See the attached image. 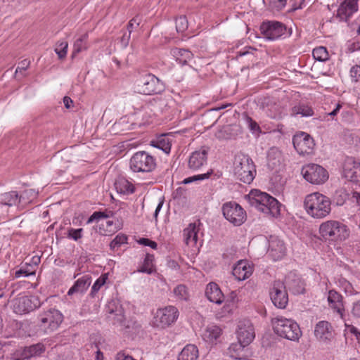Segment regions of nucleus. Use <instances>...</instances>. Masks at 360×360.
Listing matches in <instances>:
<instances>
[{
  "label": "nucleus",
  "mask_w": 360,
  "mask_h": 360,
  "mask_svg": "<svg viewBox=\"0 0 360 360\" xmlns=\"http://www.w3.org/2000/svg\"><path fill=\"white\" fill-rule=\"evenodd\" d=\"M307 213L314 219H322L331 211V202L327 196L315 192L307 195L304 200Z\"/></svg>",
  "instance_id": "obj_1"
},
{
  "label": "nucleus",
  "mask_w": 360,
  "mask_h": 360,
  "mask_svg": "<svg viewBox=\"0 0 360 360\" xmlns=\"http://www.w3.org/2000/svg\"><path fill=\"white\" fill-rule=\"evenodd\" d=\"M250 200L252 206L264 214L273 217H278L281 214V204L266 193L255 190L251 192Z\"/></svg>",
  "instance_id": "obj_2"
},
{
  "label": "nucleus",
  "mask_w": 360,
  "mask_h": 360,
  "mask_svg": "<svg viewBox=\"0 0 360 360\" xmlns=\"http://www.w3.org/2000/svg\"><path fill=\"white\" fill-rule=\"evenodd\" d=\"M272 325L274 332L283 338L297 341L302 335L299 325L292 319L276 317L272 319Z\"/></svg>",
  "instance_id": "obj_3"
},
{
  "label": "nucleus",
  "mask_w": 360,
  "mask_h": 360,
  "mask_svg": "<svg viewBox=\"0 0 360 360\" xmlns=\"http://www.w3.org/2000/svg\"><path fill=\"white\" fill-rule=\"evenodd\" d=\"M256 174L255 166L252 159L247 155L239 154L234 161V174L245 184H250Z\"/></svg>",
  "instance_id": "obj_4"
},
{
  "label": "nucleus",
  "mask_w": 360,
  "mask_h": 360,
  "mask_svg": "<svg viewBox=\"0 0 360 360\" xmlns=\"http://www.w3.org/2000/svg\"><path fill=\"white\" fill-rule=\"evenodd\" d=\"M136 90L145 95L158 94L165 90L163 82L150 73L141 75L136 80Z\"/></svg>",
  "instance_id": "obj_5"
},
{
  "label": "nucleus",
  "mask_w": 360,
  "mask_h": 360,
  "mask_svg": "<svg viewBox=\"0 0 360 360\" xmlns=\"http://www.w3.org/2000/svg\"><path fill=\"white\" fill-rule=\"evenodd\" d=\"M321 236L332 241L344 240L349 237L347 226L337 221H327L322 223L319 228Z\"/></svg>",
  "instance_id": "obj_6"
},
{
  "label": "nucleus",
  "mask_w": 360,
  "mask_h": 360,
  "mask_svg": "<svg viewBox=\"0 0 360 360\" xmlns=\"http://www.w3.org/2000/svg\"><path fill=\"white\" fill-rule=\"evenodd\" d=\"M130 169L134 172L149 173L154 171L157 167L155 157L146 151L135 153L129 161Z\"/></svg>",
  "instance_id": "obj_7"
},
{
  "label": "nucleus",
  "mask_w": 360,
  "mask_h": 360,
  "mask_svg": "<svg viewBox=\"0 0 360 360\" xmlns=\"http://www.w3.org/2000/svg\"><path fill=\"white\" fill-rule=\"evenodd\" d=\"M63 319V314L57 309H51L39 314L38 317L39 330L49 334L56 330Z\"/></svg>",
  "instance_id": "obj_8"
},
{
  "label": "nucleus",
  "mask_w": 360,
  "mask_h": 360,
  "mask_svg": "<svg viewBox=\"0 0 360 360\" xmlns=\"http://www.w3.org/2000/svg\"><path fill=\"white\" fill-rule=\"evenodd\" d=\"M304 179L312 184H322L328 179L326 169L316 164H308L302 168Z\"/></svg>",
  "instance_id": "obj_9"
},
{
  "label": "nucleus",
  "mask_w": 360,
  "mask_h": 360,
  "mask_svg": "<svg viewBox=\"0 0 360 360\" xmlns=\"http://www.w3.org/2000/svg\"><path fill=\"white\" fill-rule=\"evenodd\" d=\"M224 217L235 226H240L246 219V213L242 207L235 202H228L223 205Z\"/></svg>",
  "instance_id": "obj_10"
},
{
  "label": "nucleus",
  "mask_w": 360,
  "mask_h": 360,
  "mask_svg": "<svg viewBox=\"0 0 360 360\" xmlns=\"http://www.w3.org/2000/svg\"><path fill=\"white\" fill-rule=\"evenodd\" d=\"M179 317V310L174 306H167L158 309L154 316V324L165 328L174 323Z\"/></svg>",
  "instance_id": "obj_11"
},
{
  "label": "nucleus",
  "mask_w": 360,
  "mask_h": 360,
  "mask_svg": "<svg viewBox=\"0 0 360 360\" xmlns=\"http://www.w3.org/2000/svg\"><path fill=\"white\" fill-rule=\"evenodd\" d=\"M41 306L36 295L18 297L13 300V309L15 314H22L33 311Z\"/></svg>",
  "instance_id": "obj_12"
},
{
  "label": "nucleus",
  "mask_w": 360,
  "mask_h": 360,
  "mask_svg": "<svg viewBox=\"0 0 360 360\" xmlns=\"http://www.w3.org/2000/svg\"><path fill=\"white\" fill-rule=\"evenodd\" d=\"M294 148L300 155H309L313 153L315 146L313 138L305 132L295 134L292 139Z\"/></svg>",
  "instance_id": "obj_13"
},
{
  "label": "nucleus",
  "mask_w": 360,
  "mask_h": 360,
  "mask_svg": "<svg viewBox=\"0 0 360 360\" xmlns=\"http://www.w3.org/2000/svg\"><path fill=\"white\" fill-rule=\"evenodd\" d=\"M271 300L274 304L280 309L285 308L288 302L287 289L280 281H274L270 292Z\"/></svg>",
  "instance_id": "obj_14"
},
{
  "label": "nucleus",
  "mask_w": 360,
  "mask_h": 360,
  "mask_svg": "<svg viewBox=\"0 0 360 360\" xmlns=\"http://www.w3.org/2000/svg\"><path fill=\"white\" fill-rule=\"evenodd\" d=\"M260 29L264 37L269 40L278 39L286 32L285 25L277 21L264 22Z\"/></svg>",
  "instance_id": "obj_15"
},
{
  "label": "nucleus",
  "mask_w": 360,
  "mask_h": 360,
  "mask_svg": "<svg viewBox=\"0 0 360 360\" xmlns=\"http://www.w3.org/2000/svg\"><path fill=\"white\" fill-rule=\"evenodd\" d=\"M255 337L254 327L249 320L240 321L238 325L237 338L238 340L244 342L245 345H250Z\"/></svg>",
  "instance_id": "obj_16"
},
{
  "label": "nucleus",
  "mask_w": 360,
  "mask_h": 360,
  "mask_svg": "<svg viewBox=\"0 0 360 360\" xmlns=\"http://www.w3.org/2000/svg\"><path fill=\"white\" fill-rule=\"evenodd\" d=\"M344 176L350 181H360V162L348 158L344 165Z\"/></svg>",
  "instance_id": "obj_17"
},
{
  "label": "nucleus",
  "mask_w": 360,
  "mask_h": 360,
  "mask_svg": "<svg viewBox=\"0 0 360 360\" xmlns=\"http://www.w3.org/2000/svg\"><path fill=\"white\" fill-rule=\"evenodd\" d=\"M208 148L202 147L191 153L188 159V167L193 170L199 169L207 160Z\"/></svg>",
  "instance_id": "obj_18"
},
{
  "label": "nucleus",
  "mask_w": 360,
  "mask_h": 360,
  "mask_svg": "<svg viewBox=\"0 0 360 360\" xmlns=\"http://www.w3.org/2000/svg\"><path fill=\"white\" fill-rule=\"evenodd\" d=\"M285 288L293 294L303 293L304 291V283L301 278L294 272H290L285 278Z\"/></svg>",
  "instance_id": "obj_19"
},
{
  "label": "nucleus",
  "mask_w": 360,
  "mask_h": 360,
  "mask_svg": "<svg viewBox=\"0 0 360 360\" xmlns=\"http://www.w3.org/2000/svg\"><path fill=\"white\" fill-rule=\"evenodd\" d=\"M314 335L317 339L322 342L330 341L333 337V326L328 321H319L315 326Z\"/></svg>",
  "instance_id": "obj_20"
},
{
  "label": "nucleus",
  "mask_w": 360,
  "mask_h": 360,
  "mask_svg": "<svg viewBox=\"0 0 360 360\" xmlns=\"http://www.w3.org/2000/svg\"><path fill=\"white\" fill-rule=\"evenodd\" d=\"M358 0H345L340 5L337 18L340 20L347 21L358 9Z\"/></svg>",
  "instance_id": "obj_21"
},
{
  "label": "nucleus",
  "mask_w": 360,
  "mask_h": 360,
  "mask_svg": "<svg viewBox=\"0 0 360 360\" xmlns=\"http://www.w3.org/2000/svg\"><path fill=\"white\" fill-rule=\"evenodd\" d=\"M268 252L274 260L282 259L285 254V247L283 242L278 237L271 236L269 240Z\"/></svg>",
  "instance_id": "obj_22"
},
{
  "label": "nucleus",
  "mask_w": 360,
  "mask_h": 360,
  "mask_svg": "<svg viewBox=\"0 0 360 360\" xmlns=\"http://www.w3.org/2000/svg\"><path fill=\"white\" fill-rule=\"evenodd\" d=\"M232 274L238 281H243L252 275V267L247 260H240L233 268Z\"/></svg>",
  "instance_id": "obj_23"
},
{
  "label": "nucleus",
  "mask_w": 360,
  "mask_h": 360,
  "mask_svg": "<svg viewBox=\"0 0 360 360\" xmlns=\"http://www.w3.org/2000/svg\"><path fill=\"white\" fill-rule=\"evenodd\" d=\"M328 302L329 307L342 317L345 311L342 296L337 291L330 290L328 292Z\"/></svg>",
  "instance_id": "obj_24"
},
{
  "label": "nucleus",
  "mask_w": 360,
  "mask_h": 360,
  "mask_svg": "<svg viewBox=\"0 0 360 360\" xmlns=\"http://www.w3.org/2000/svg\"><path fill=\"white\" fill-rule=\"evenodd\" d=\"M205 295L212 302L221 304L224 302V294L218 285L215 283H210L205 289Z\"/></svg>",
  "instance_id": "obj_25"
},
{
  "label": "nucleus",
  "mask_w": 360,
  "mask_h": 360,
  "mask_svg": "<svg viewBox=\"0 0 360 360\" xmlns=\"http://www.w3.org/2000/svg\"><path fill=\"white\" fill-rule=\"evenodd\" d=\"M91 283V276L89 275H84L78 278L75 284L69 289L68 292V295H72L75 293H84L89 287Z\"/></svg>",
  "instance_id": "obj_26"
},
{
  "label": "nucleus",
  "mask_w": 360,
  "mask_h": 360,
  "mask_svg": "<svg viewBox=\"0 0 360 360\" xmlns=\"http://www.w3.org/2000/svg\"><path fill=\"white\" fill-rule=\"evenodd\" d=\"M198 229L195 224H190L187 228L184 230L183 236L185 243L187 245L194 246L198 241Z\"/></svg>",
  "instance_id": "obj_27"
},
{
  "label": "nucleus",
  "mask_w": 360,
  "mask_h": 360,
  "mask_svg": "<svg viewBox=\"0 0 360 360\" xmlns=\"http://www.w3.org/2000/svg\"><path fill=\"white\" fill-rule=\"evenodd\" d=\"M237 126L226 125L216 132L215 136L219 140L231 139L237 135Z\"/></svg>",
  "instance_id": "obj_28"
},
{
  "label": "nucleus",
  "mask_w": 360,
  "mask_h": 360,
  "mask_svg": "<svg viewBox=\"0 0 360 360\" xmlns=\"http://www.w3.org/2000/svg\"><path fill=\"white\" fill-rule=\"evenodd\" d=\"M221 335V329L217 326H210L203 332L202 337L205 342L213 343Z\"/></svg>",
  "instance_id": "obj_29"
},
{
  "label": "nucleus",
  "mask_w": 360,
  "mask_h": 360,
  "mask_svg": "<svg viewBox=\"0 0 360 360\" xmlns=\"http://www.w3.org/2000/svg\"><path fill=\"white\" fill-rule=\"evenodd\" d=\"M171 53L176 60L182 65H186L193 58V53L184 49L174 48L172 49Z\"/></svg>",
  "instance_id": "obj_30"
},
{
  "label": "nucleus",
  "mask_w": 360,
  "mask_h": 360,
  "mask_svg": "<svg viewBox=\"0 0 360 360\" xmlns=\"http://www.w3.org/2000/svg\"><path fill=\"white\" fill-rule=\"evenodd\" d=\"M198 358V349L194 345H186L178 356V360H196Z\"/></svg>",
  "instance_id": "obj_31"
},
{
  "label": "nucleus",
  "mask_w": 360,
  "mask_h": 360,
  "mask_svg": "<svg viewBox=\"0 0 360 360\" xmlns=\"http://www.w3.org/2000/svg\"><path fill=\"white\" fill-rule=\"evenodd\" d=\"M20 196L16 191L2 193L0 195V205L13 206L19 203Z\"/></svg>",
  "instance_id": "obj_32"
},
{
  "label": "nucleus",
  "mask_w": 360,
  "mask_h": 360,
  "mask_svg": "<svg viewBox=\"0 0 360 360\" xmlns=\"http://www.w3.org/2000/svg\"><path fill=\"white\" fill-rule=\"evenodd\" d=\"M28 360L32 358L40 356L46 351V347L43 343L39 342L37 344L31 345L30 346H25Z\"/></svg>",
  "instance_id": "obj_33"
},
{
  "label": "nucleus",
  "mask_w": 360,
  "mask_h": 360,
  "mask_svg": "<svg viewBox=\"0 0 360 360\" xmlns=\"http://www.w3.org/2000/svg\"><path fill=\"white\" fill-rule=\"evenodd\" d=\"M115 185L117 192L120 193H132L134 191L133 184L124 178L116 181Z\"/></svg>",
  "instance_id": "obj_34"
},
{
  "label": "nucleus",
  "mask_w": 360,
  "mask_h": 360,
  "mask_svg": "<svg viewBox=\"0 0 360 360\" xmlns=\"http://www.w3.org/2000/svg\"><path fill=\"white\" fill-rule=\"evenodd\" d=\"M246 346H248V345H245L244 342L238 340L237 342H233L230 345L229 347L228 348L227 354L234 359L236 358H240L239 356L240 353L243 352V348Z\"/></svg>",
  "instance_id": "obj_35"
},
{
  "label": "nucleus",
  "mask_w": 360,
  "mask_h": 360,
  "mask_svg": "<svg viewBox=\"0 0 360 360\" xmlns=\"http://www.w3.org/2000/svg\"><path fill=\"white\" fill-rule=\"evenodd\" d=\"M268 165L269 167L274 168L281 162V152L276 148H271L267 155Z\"/></svg>",
  "instance_id": "obj_36"
},
{
  "label": "nucleus",
  "mask_w": 360,
  "mask_h": 360,
  "mask_svg": "<svg viewBox=\"0 0 360 360\" xmlns=\"http://www.w3.org/2000/svg\"><path fill=\"white\" fill-rule=\"evenodd\" d=\"M151 146L162 150L166 153H169L171 150L170 141L165 135L161 136L156 141H151Z\"/></svg>",
  "instance_id": "obj_37"
},
{
  "label": "nucleus",
  "mask_w": 360,
  "mask_h": 360,
  "mask_svg": "<svg viewBox=\"0 0 360 360\" xmlns=\"http://www.w3.org/2000/svg\"><path fill=\"white\" fill-rule=\"evenodd\" d=\"M6 360H28L25 347H20L14 349L6 356Z\"/></svg>",
  "instance_id": "obj_38"
},
{
  "label": "nucleus",
  "mask_w": 360,
  "mask_h": 360,
  "mask_svg": "<svg viewBox=\"0 0 360 360\" xmlns=\"http://www.w3.org/2000/svg\"><path fill=\"white\" fill-rule=\"evenodd\" d=\"M86 40L87 35L84 34L75 41L73 46V51L72 55V57H74L78 53L87 49Z\"/></svg>",
  "instance_id": "obj_39"
},
{
  "label": "nucleus",
  "mask_w": 360,
  "mask_h": 360,
  "mask_svg": "<svg viewBox=\"0 0 360 360\" xmlns=\"http://www.w3.org/2000/svg\"><path fill=\"white\" fill-rule=\"evenodd\" d=\"M38 193L34 189L25 190L20 196L19 203L23 205L31 202L34 198H37Z\"/></svg>",
  "instance_id": "obj_40"
},
{
  "label": "nucleus",
  "mask_w": 360,
  "mask_h": 360,
  "mask_svg": "<svg viewBox=\"0 0 360 360\" xmlns=\"http://www.w3.org/2000/svg\"><path fill=\"white\" fill-rule=\"evenodd\" d=\"M154 256L153 255L147 254L146 255L142 266L138 270L139 272L146 273L151 274L153 272V262Z\"/></svg>",
  "instance_id": "obj_41"
},
{
  "label": "nucleus",
  "mask_w": 360,
  "mask_h": 360,
  "mask_svg": "<svg viewBox=\"0 0 360 360\" xmlns=\"http://www.w3.org/2000/svg\"><path fill=\"white\" fill-rule=\"evenodd\" d=\"M173 293L176 298L179 300H188L189 297V293L187 288L182 284L178 285L173 290Z\"/></svg>",
  "instance_id": "obj_42"
},
{
  "label": "nucleus",
  "mask_w": 360,
  "mask_h": 360,
  "mask_svg": "<svg viewBox=\"0 0 360 360\" xmlns=\"http://www.w3.org/2000/svg\"><path fill=\"white\" fill-rule=\"evenodd\" d=\"M108 319L114 325L117 323L122 324L124 320L122 310L120 309H116L115 311L111 310L108 316Z\"/></svg>",
  "instance_id": "obj_43"
},
{
  "label": "nucleus",
  "mask_w": 360,
  "mask_h": 360,
  "mask_svg": "<svg viewBox=\"0 0 360 360\" xmlns=\"http://www.w3.org/2000/svg\"><path fill=\"white\" fill-rule=\"evenodd\" d=\"M313 57L319 61H326L328 59V53L326 47L319 46L314 49L312 51Z\"/></svg>",
  "instance_id": "obj_44"
},
{
  "label": "nucleus",
  "mask_w": 360,
  "mask_h": 360,
  "mask_svg": "<svg viewBox=\"0 0 360 360\" xmlns=\"http://www.w3.org/2000/svg\"><path fill=\"white\" fill-rule=\"evenodd\" d=\"M68 44L67 41H58L55 47V52L58 55L59 59L62 60L66 57Z\"/></svg>",
  "instance_id": "obj_45"
},
{
  "label": "nucleus",
  "mask_w": 360,
  "mask_h": 360,
  "mask_svg": "<svg viewBox=\"0 0 360 360\" xmlns=\"http://www.w3.org/2000/svg\"><path fill=\"white\" fill-rule=\"evenodd\" d=\"M112 214V212H94L88 219L86 224H91L94 221H98L101 219H107Z\"/></svg>",
  "instance_id": "obj_46"
},
{
  "label": "nucleus",
  "mask_w": 360,
  "mask_h": 360,
  "mask_svg": "<svg viewBox=\"0 0 360 360\" xmlns=\"http://www.w3.org/2000/svg\"><path fill=\"white\" fill-rule=\"evenodd\" d=\"M292 115L300 114L303 116H311L313 115V110L311 108L304 105H297L292 109Z\"/></svg>",
  "instance_id": "obj_47"
},
{
  "label": "nucleus",
  "mask_w": 360,
  "mask_h": 360,
  "mask_svg": "<svg viewBox=\"0 0 360 360\" xmlns=\"http://www.w3.org/2000/svg\"><path fill=\"white\" fill-rule=\"evenodd\" d=\"M127 237L124 234L120 233L111 241L110 247L112 250L118 248L121 245L127 243Z\"/></svg>",
  "instance_id": "obj_48"
},
{
  "label": "nucleus",
  "mask_w": 360,
  "mask_h": 360,
  "mask_svg": "<svg viewBox=\"0 0 360 360\" xmlns=\"http://www.w3.org/2000/svg\"><path fill=\"white\" fill-rule=\"evenodd\" d=\"M106 280L107 276L102 275L96 281L91 288V295L92 297H94L95 294L100 290V288L105 283Z\"/></svg>",
  "instance_id": "obj_49"
},
{
  "label": "nucleus",
  "mask_w": 360,
  "mask_h": 360,
  "mask_svg": "<svg viewBox=\"0 0 360 360\" xmlns=\"http://www.w3.org/2000/svg\"><path fill=\"white\" fill-rule=\"evenodd\" d=\"M188 28V20L186 16H180L176 20V29L178 32H183Z\"/></svg>",
  "instance_id": "obj_50"
},
{
  "label": "nucleus",
  "mask_w": 360,
  "mask_h": 360,
  "mask_svg": "<svg viewBox=\"0 0 360 360\" xmlns=\"http://www.w3.org/2000/svg\"><path fill=\"white\" fill-rule=\"evenodd\" d=\"M211 174H212V171L211 172H207V173L202 174L194 175L193 176H191V177L185 179L182 181V183L184 184H186L191 183V182H193L194 181L204 180L205 179H208Z\"/></svg>",
  "instance_id": "obj_51"
},
{
  "label": "nucleus",
  "mask_w": 360,
  "mask_h": 360,
  "mask_svg": "<svg viewBox=\"0 0 360 360\" xmlns=\"http://www.w3.org/2000/svg\"><path fill=\"white\" fill-rule=\"evenodd\" d=\"M349 75L352 82H359L360 80V65H355L352 66L350 69Z\"/></svg>",
  "instance_id": "obj_52"
},
{
  "label": "nucleus",
  "mask_w": 360,
  "mask_h": 360,
  "mask_svg": "<svg viewBox=\"0 0 360 360\" xmlns=\"http://www.w3.org/2000/svg\"><path fill=\"white\" fill-rule=\"evenodd\" d=\"M82 229H70L68 230V237L73 239L74 240H77L82 237Z\"/></svg>",
  "instance_id": "obj_53"
},
{
  "label": "nucleus",
  "mask_w": 360,
  "mask_h": 360,
  "mask_svg": "<svg viewBox=\"0 0 360 360\" xmlns=\"http://www.w3.org/2000/svg\"><path fill=\"white\" fill-rule=\"evenodd\" d=\"M286 4V0H269V6L277 11L282 9Z\"/></svg>",
  "instance_id": "obj_54"
},
{
  "label": "nucleus",
  "mask_w": 360,
  "mask_h": 360,
  "mask_svg": "<svg viewBox=\"0 0 360 360\" xmlns=\"http://www.w3.org/2000/svg\"><path fill=\"white\" fill-rule=\"evenodd\" d=\"M347 194L346 191L343 189H340L336 192V200L337 204L339 205H342L344 204L346 198H347Z\"/></svg>",
  "instance_id": "obj_55"
},
{
  "label": "nucleus",
  "mask_w": 360,
  "mask_h": 360,
  "mask_svg": "<svg viewBox=\"0 0 360 360\" xmlns=\"http://www.w3.org/2000/svg\"><path fill=\"white\" fill-rule=\"evenodd\" d=\"M139 243L145 246H149L153 249L157 248V243L155 241L150 240L148 238H142L139 240Z\"/></svg>",
  "instance_id": "obj_56"
},
{
  "label": "nucleus",
  "mask_w": 360,
  "mask_h": 360,
  "mask_svg": "<svg viewBox=\"0 0 360 360\" xmlns=\"http://www.w3.org/2000/svg\"><path fill=\"white\" fill-rule=\"evenodd\" d=\"M30 61L27 59H25L22 60L20 63L18 67L16 68L15 74L18 72V71L21 70H25L30 65Z\"/></svg>",
  "instance_id": "obj_57"
},
{
  "label": "nucleus",
  "mask_w": 360,
  "mask_h": 360,
  "mask_svg": "<svg viewBox=\"0 0 360 360\" xmlns=\"http://www.w3.org/2000/svg\"><path fill=\"white\" fill-rule=\"evenodd\" d=\"M352 314L354 316L360 318V300L354 304Z\"/></svg>",
  "instance_id": "obj_58"
},
{
  "label": "nucleus",
  "mask_w": 360,
  "mask_h": 360,
  "mask_svg": "<svg viewBox=\"0 0 360 360\" xmlns=\"http://www.w3.org/2000/svg\"><path fill=\"white\" fill-rule=\"evenodd\" d=\"M236 303L233 302V301H230L229 300H226L224 307L227 312L230 313L236 308Z\"/></svg>",
  "instance_id": "obj_59"
},
{
  "label": "nucleus",
  "mask_w": 360,
  "mask_h": 360,
  "mask_svg": "<svg viewBox=\"0 0 360 360\" xmlns=\"http://www.w3.org/2000/svg\"><path fill=\"white\" fill-rule=\"evenodd\" d=\"M34 274V272L32 273H29L27 270L25 269H20L19 270H17L15 273V278H20L21 276H28L30 275H33Z\"/></svg>",
  "instance_id": "obj_60"
},
{
  "label": "nucleus",
  "mask_w": 360,
  "mask_h": 360,
  "mask_svg": "<svg viewBox=\"0 0 360 360\" xmlns=\"http://www.w3.org/2000/svg\"><path fill=\"white\" fill-rule=\"evenodd\" d=\"M349 331L355 336L358 342L360 343V331L353 326L349 327Z\"/></svg>",
  "instance_id": "obj_61"
},
{
  "label": "nucleus",
  "mask_w": 360,
  "mask_h": 360,
  "mask_svg": "<svg viewBox=\"0 0 360 360\" xmlns=\"http://www.w3.org/2000/svg\"><path fill=\"white\" fill-rule=\"evenodd\" d=\"M134 23H136V27L139 26V22H136V18H133L131 19L129 24H128V26H127V30H128V32H129V34H131V32H132L133 29H134Z\"/></svg>",
  "instance_id": "obj_62"
},
{
  "label": "nucleus",
  "mask_w": 360,
  "mask_h": 360,
  "mask_svg": "<svg viewBox=\"0 0 360 360\" xmlns=\"http://www.w3.org/2000/svg\"><path fill=\"white\" fill-rule=\"evenodd\" d=\"M353 202H355L357 205L360 206V193L354 191L352 193Z\"/></svg>",
  "instance_id": "obj_63"
},
{
  "label": "nucleus",
  "mask_w": 360,
  "mask_h": 360,
  "mask_svg": "<svg viewBox=\"0 0 360 360\" xmlns=\"http://www.w3.org/2000/svg\"><path fill=\"white\" fill-rule=\"evenodd\" d=\"M63 103L66 108L69 109L71 107V105L72 103V99L68 96H65L63 98Z\"/></svg>",
  "instance_id": "obj_64"
}]
</instances>
